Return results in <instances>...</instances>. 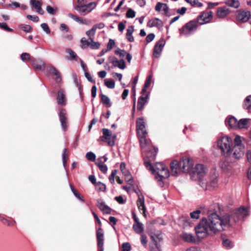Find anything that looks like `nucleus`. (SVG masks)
Masks as SVG:
<instances>
[{
    "label": "nucleus",
    "instance_id": "1",
    "mask_svg": "<svg viewBox=\"0 0 251 251\" xmlns=\"http://www.w3.org/2000/svg\"><path fill=\"white\" fill-rule=\"evenodd\" d=\"M230 217L226 215L221 217L216 213H208V219H202L195 229L199 238H204L207 235H213L229 227Z\"/></svg>",
    "mask_w": 251,
    "mask_h": 251
},
{
    "label": "nucleus",
    "instance_id": "2",
    "mask_svg": "<svg viewBox=\"0 0 251 251\" xmlns=\"http://www.w3.org/2000/svg\"><path fill=\"white\" fill-rule=\"evenodd\" d=\"M213 17L212 12H202L196 20H192L186 24L179 29L181 35L189 36L195 31L199 25H202L209 22Z\"/></svg>",
    "mask_w": 251,
    "mask_h": 251
},
{
    "label": "nucleus",
    "instance_id": "3",
    "mask_svg": "<svg viewBox=\"0 0 251 251\" xmlns=\"http://www.w3.org/2000/svg\"><path fill=\"white\" fill-rule=\"evenodd\" d=\"M193 165L189 157L183 158L179 162L174 160L170 164L172 175L177 176L179 171L183 173L191 172Z\"/></svg>",
    "mask_w": 251,
    "mask_h": 251
},
{
    "label": "nucleus",
    "instance_id": "4",
    "mask_svg": "<svg viewBox=\"0 0 251 251\" xmlns=\"http://www.w3.org/2000/svg\"><path fill=\"white\" fill-rule=\"evenodd\" d=\"M147 135V134H144L143 135H138V136L141 148L144 151L148 153L147 157L149 159L150 161H151L155 159L158 149L153 147L152 150H149L150 142L146 138Z\"/></svg>",
    "mask_w": 251,
    "mask_h": 251
},
{
    "label": "nucleus",
    "instance_id": "5",
    "mask_svg": "<svg viewBox=\"0 0 251 251\" xmlns=\"http://www.w3.org/2000/svg\"><path fill=\"white\" fill-rule=\"evenodd\" d=\"M234 145L231 149V155L235 159L242 157L245 152V147L242 143V137L237 135L234 139Z\"/></svg>",
    "mask_w": 251,
    "mask_h": 251
},
{
    "label": "nucleus",
    "instance_id": "6",
    "mask_svg": "<svg viewBox=\"0 0 251 251\" xmlns=\"http://www.w3.org/2000/svg\"><path fill=\"white\" fill-rule=\"evenodd\" d=\"M232 140L228 136L221 137L218 141V146L221 152L226 156L231 155V144Z\"/></svg>",
    "mask_w": 251,
    "mask_h": 251
},
{
    "label": "nucleus",
    "instance_id": "7",
    "mask_svg": "<svg viewBox=\"0 0 251 251\" xmlns=\"http://www.w3.org/2000/svg\"><path fill=\"white\" fill-rule=\"evenodd\" d=\"M207 169L202 164H198L190 173L191 179L193 180L201 179L207 173Z\"/></svg>",
    "mask_w": 251,
    "mask_h": 251
},
{
    "label": "nucleus",
    "instance_id": "8",
    "mask_svg": "<svg viewBox=\"0 0 251 251\" xmlns=\"http://www.w3.org/2000/svg\"><path fill=\"white\" fill-rule=\"evenodd\" d=\"M251 17V14L249 11L240 9L236 13V20L238 22L246 23L249 21Z\"/></svg>",
    "mask_w": 251,
    "mask_h": 251
},
{
    "label": "nucleus",
    "instance_id": "9",
    "mask_svg": "<svg viewBox=\"0 0 251 251\" xmlns=\"http://www.w3.org/2000/svg\"><path fill=\"white\" fill-rule=\"evenodd\" d=\"M96 6V3L91 2L85 5H78L75 7V9L82 15L90 12Z\"/></svg>",
    "mask_w": 251,
    "mask_h": 251
},
{
    "label": "nucleus",
    "instance_id": "10",
    "mask_svg": "<svg viewBox=\"0 0 251 251\" xmlns=\"http://www.w3.org/2000/svg\"><path fill=\"white\" fill-rule=\"evenodd\" d=\"M165 43V40L162 38L156 43L153 51V55L155 58H158L160 56Z\"/></svg>",
    "mask_w": 251,
    "mask_h": 251
},
{
    "label": "nucleus",
    "instance_id": "11",
    "mask_svg": "<svg viewBox=\"0 0 251 251\" xmlns=\"http://www.w3.org/2000/svg\"><path fill=\"white\" fill-rule=\"evenodd\" d=\"M169 171L166 167L162 170L157 172V174L155 176V178L157 180L159 185L163 187L164 184L163 180L169 177Z\"/></svg>",
    "mask_w": 251,
    "mask_h": 251
},
{
    "label": "nucleus",
    "instance_id": "12",
    "mask_svg": "<svg viewBox=\"0 0 251 251\" xmlns=\"http://www.w3.org/2000/svg\"><path fill=\"white\" fill-rule=\"evenodd\" d=\"M144 164L148 170L152 171L153 174L156 173V175L157 174V172L166 168L162 163L160 162L157 163L154 167L151 165L150 161L145 160Z\"/></svg>",
    "mask_w": 251,
    "mask_h": 251
},
{
    "label": "nucleus",
    "instance_id": "13",
    "mask_svg": "<svg viewBox=\"0 0 251 251\" xmlns=\"http://www.w3.org/2000/svg\"><path fill=\"white\" fill-rule=\"evenodd\" d=\"M136 130L138 135L147 134L146 129V123L143 117L139 118L136 120Z\"/></svg>",
    "mask_w": 251,
    "mask_h": 251
},
{
    "label": "nucleus",
    "instance_id": "14",
    "mask_svg": "<svg viewBox=\"0 0 251 251\" xmlns=\"http://www.w3.org/2000/svg\"><path fill=\"white\" fill-rule=\"evenodd\" d=\"M142 95L138 99L137 108L139 111L144 109L145 105L148 102L149 99L150 93H142Z\"/></svg>",
    "mask_w": 251,
    "mask_h": 251
},
{
    "label": "nucleus",
    "instance_id": "15",
    "mask_svg": "<svg viewBox=\"0 0 251 251\" xmlns=\"http://www.w3.org/2000/svg\"><path fill=\"white\" fill-rule=\"evenodd\" d=\"M59 117L62 128L65 131L68 128L67 113L65 110L62 109L60 110Z\"/></svg>",
    "mask_w": 251,
    "mask_h": 251
},
{
    "label": "nucleus",
    "instance_id": "16",
    "mask_svg": "<svg viewBox=\"0 0 251 251\" xmlns=\"http://www.w3.org/2000/svg\"><path fill=\"white\" fill-rule=\"evenodd\" d=\"M155 9L157 12H160L162 9L166 16H171V14L169 13V6L166 3H163L160 2H158L155 6Z\"/></svg>",
    "mask_w": 251,
    "mask_h": 251
},
{
    "label": "nucleus",
    "instance_id": "17",
    "mask_svg": "<svg viewBox=\"0 0 251 251\" xmlns=\"http://www.w3.org/2000/svg\"><path fill=\"white\" fill-rule=\"evenodd\" d=\"M230 13L228 8L226 7H218L216 11V15L219 18L223 19Z\"/></svg>",
    "mask_w": 251,
    "mask_h": 251
},
{
    "label": "nucleus",
    "instance_id": "18",
    "mask_svg": "<svg viewBox=\"0 0 251 251\" xmlns=\"http://www.w3.org/2000/svg\"><path fill=\"white\" fill-rule=\"evenodd\" d=\"M137 204L139 210L144 214L145 217L146 209L145 205L144 198L142 195L138 196V199L137 201Z\"/></svg>",
    "mask_w": 251,
    "mask_h": 251
},
{
    "label": "nucleus",
    "instance_id": "19",
    "mask_svg": "<svg viewBox=\"0 0 251 251\" xmlns=\"http://www.w3.org/2000/svg\"><path fill=\"white\" fill-rule=\"evenodd\" d=\"M163 25V24L162 21L157 18L150 20L147 24V26L149 27H157L160 28H161Z\"/></svg>",
    "mask_w": 251,
    "mask_h": 251
},
{
    "label": "nucleus",
    "instance_id": "20",
    "mask_svg": "<svg viewBox=\"0 0 251 251\" xmlns=\"http://www.w3.org/2000/svg\"><path fill=\"white\" fill-rule=\"evenodd\" d=\"M226 126L233 129H237L238 121L233 116L227 118L225 121Z\"/></svg>",
    "mask_w": 251,
    "mask_h": 251
},
{
    "label": "nucleus",
    "instance_id": "21",
    "mask_svg": "<svg viewBox=\"0 0 251 251\" xmlns=\"http://www.w3.org/2000/svg\"><path fill=\"white\" fill-rule=\"evenodd\" d=\"M96 236L98 247H101V246H103L104 241V234L102 228H99L97 230Z\"/></svg>",
    "mask_w": 251,
    "mask_h": 251
},
{
    "label": "nucleus",
    "instance_id": "22",
    "mask_svg": "<svg viewBox=\"0 0 251 251\" xmlns=\"http://www.w3.org/2000/svg\"><path fill=\"white\" fill-rule=\"evenodd\" d=\"M31 63H32L33 67L36 70H41L45 68V63L41 60L31 58Z\"/></svg>",
    "mask_w": 251,
    "mask_h": 251
},
{
    "label": "nucleus",
    "instance_id": "23",
    "mask_svg": "<svg viewBox=\"0 0 251 251\" xmlns=\"http://www.w3.org/2000/svg\"><path fill=\"white\" fill-rule=\"evenodd\" d=\"M250 121L251 120L248 118L241 119L239 121H238L237 128L247 129L250 126Z\"/></svg>",
    "mask_w": 251,
    "mask_h": 251
},
{
    "label": "nucleus",
    "instance_id": "24",
    "mask_svg": "<svg viewBox=\"0 0 251 251\" xmlns=\"http://www.w3.org/2000/svg\"><path fill=\"white\" fill-rule=\"evenodd\" d=\"M57 102L59 105H64L66 104L65 94L64 91L62 90L58 92Z\"/></svg>",
    "mask_w": 251,
    "mask_h": 251
},
{
    "label": "nucleus",
    "instance_id": "25",
    "mask_svg": "<svg viewBox=\"0 0 251 251\" xmlns=\"http://www.w3.org/2000/svg\"><path fill=\"white\" fill-rule=\"evenodd\" d=\"M97 206L103 212V213L107 214H110L111 209L108 206L106 205L104 202L98 201Z\"/></svg>",
    "mask_w": 251,
    "mask_h": 251
},
{
    "label": "nucleus",
    "instance_id": "26",
    "mask_svg": "<svg viewBox=\"0 0 251 251\" xmlns=\"http://www.w3.org/2000/svg\"><path fill=\"white\" fill-rule=\"evenodd\" d=\"M134 31L133 26H129L126 30V38L130 42H133L134 40V37L132 36V33Z\"/></svg>",
    "mask_w": 251,
    "mask_h": 251
},
{
    "label": "nucleus",
    "instance_id": "27",
    "mask_svg": "<svg viewBox=\"0 0 251 251\" xmlns=\"http://www.w3.org/2000/svg\"><path fill=\"white\" fill-rule=\"evenodd\" d=\"M133 228L137 234H141L144 231L143 225L140 222L134 223L133 225Z\"/></svg>",
    "mask_w": 251,
    "mask_h": 251
},
{
    "label": "nucleus",
    "instance_id": "28",
    "mask_svg": "<svg viewBox=\"0 0 251 251\" xmlns=\"http://www.w3.org/2000/svg\"><path fill=\"white\" fill-rule=\"evenodd\" d=\"M123 175L125 176V180L129 184H132L133 183V178L132 176L128 170H125L122 171Z\"/></svg>",
    "mask_w": 251,
    "mask_h": 251
},
{
    "label": "nucleus",
    "instance_id": "29",
    "mask_svg": "<svg viewBox=\"0 0 251 251\" xmlns=\"http://www.w3.org/2000/svg\"><path fill=\"white\" fill-rule=\"evenodd\" d=\"M100 97L102 103L107 107H110L112 105V103L110 99L107 96L102 94H100Z\"/></svg>",
    "mask_w": 251,
    "mask_h": 251
},
{
    "label": "nucleus",
    "instance_id": "30",
    "mask_svg": "<svg viewBox=\"0 0 251 251\" xmlns=\"http://www.w3.org/2000/svg\"><path fill=\"white\" fill-rule=\"evenodd\" d=\"M49 71L50 73L56 76L57 80H61V77L60 73L53 67L51 66L49 68Z\"/></svg>",
    "mask_w": 251,
    "mask_h": 251
},
{
    "label": "nucleus",
    "instance_id": "31",
    "mask_svg": "<svg viewBox=\"0 0 251 251\" xmlns=\"http://www.w3.org/2000/svg\"><path fill=\"white\" fill-rule=\"evenodd\" d=\"M225 2L228 6L235 8L240 6L239 1L238 0H225Z\"/></svg>",
    "mask_w": 251,
    "mask_h": 251
},
{
    "label": "nucleus",
    "instance_id": "32",
    "mask_svg": "<svg viewBox=\"0 0 251 251\" xmlns=\"http://www.w3.org/2000/svg\"><path fill=\"white\" fill-rule=\"evenodd\" d=\"M62 157L63 165L65 169H66L67 166V159L68 158V151L67 149L65 148L63 149L62 151Z\"/></svg>",
    "mask_w": 251,
    "mask_h": 251
},
{
    "label": "nucleus",
    "instance_id": "33",
    "mask_svg": "<svg viewBox=\"0 0 251 251\" xmlns=\"http://www.w3.org/2000/svg\"><path fill=\"white\" fill-rule=\"evenodd\" d=\"M151 75H149L147 79H146L145 83L144 85V87L142 90V93H149V92L147 91V88H148L150 85H151Z\"/></svg>",
    "mask_w": 251,
    "mask_h": 251
},
{
    "label": "nucleus",
    "instance_id": "34",
    "mask_svg": "<svg viewBox=\"0 0 251 251\" xmlns=\"http://www.w3.org/2000/svg\"><path fill=\"white\" fill-rule=\"evenodd\" d=\"M183 239L187 242H193L195 238L191 234H188L187 233H183L182 235Z\"/></svg>",
    "mask_w": 251,
    "mask_h": 251
},
{
    "label": "nucleus",
    "instance_id": "35",
    "mask_svg": "<svg viewBox=\"0 0 251 251\" xmlns=\"http://www.w3.org/2000/svg\"><path fill=\"white\" fill-rule=\"evenodd\" d=\"M116 137V135L115 134L112 135V133H111L110 136H107L104 138V140H105L107 142L109 146H112L115 144L114 139Z\"/></svg>",
    "mask_w": 251,
    "mask_h": 251
},
{
    "label": "nucleus",
    "instance_id": "36",
    "mask_svg": "<svg viewBox=\"0 0 251 251\" xmlns=\"http://www.w3.org/2000/svg\"><path fill=\"white\" fill-rule=\"evenodd\" d=\"M243 107L244 109H247L251 107V95L248 96L244 100Z\"/></svg>",
    "mask_w": 251,
    "mask_h": 251
},
{
    "label": "nucleus",
    "instance_id": "37",
    "mask_svg": "<svg viewBox=\"0 0 251 251\" xmlns=\"http://www.w3.org/2000/svg\"><path fill=\"white\" fill-rule=\"evenodd\" d=\"M209 185L213 188H215L218 186V176L216 174L211 178Z\"/></svg>",
    "mask_w": 251,
    "mask_h": 251
},
{
    "label": "nucleus",
    "instance_id": "38",
    "mask_svg": "<svg viewBox=\"0 0 251 251\" xmlns=\"http://www.w3.org/2000/svg\"><path fill=\"white\" fill-rule=\"evenodd\" d=\"M96 189L98 191L104 192L106 190V186L104 183L100 181L98 182L95 185Z\"/></svg>",
    "mask_w": 251,
    "mask_h": 251
},
{
    "label": "nucleus",
    "instance_id": "39",
    "mask_svg": "<svg viewBox=\"0 0 251 251\" xmlns=\"http://www.w3.org/2000/svg\"><path fill=\"white\" fill-rule=\"evenodd\" d=\"M70 188H71V189L72 191V192L73 193V194H74V195L78 199H79V200H81V201H84V199L83 198V197L81 196L79 193L77 191V190L74 187V186L72 185V184H70Z\"/></svg>",
    "mask_w": 251,
    "mask_h": 251
},
{
    "label": "nucleus",
    "instance_id": "40",
    "mask_svg": "<svg viewBox=\"0 0 251 251\" xmlns=\"http://www.w3.org/2000/svg\"><path fill=\"white\" fill-rule=\"evenodd\" d=\"M237 212L240 215V216L242 217H246L248 215L247 209L245 207L239 208Z\"/></svg>",
    "mask_w": 251,
    "mask_h": 251
},
{
    "label": "nucleus",
    "instance_id": "41",
    "mask_svg": "<svg viewBox=\"0 0 251 251\" xmlns=\"http://www.w3.org/2000/svg\"><path fill=\"white\" fill-rule=\"evenodd\" d=\"M20 29H21L23 31H25L26 33L31 32L32 30V27L29 25H21L19 26Z\"/></svg>",
    "mask_w": 251,
    "mask_h": 251
},
{
    "label": "nucleus",
    "instance_id": "42",
    "mask_svg": "<svg viewBox=\"0 0 251 251\" xmlns=\"http://www.w3.org/2000/svg\"><path fill=\"white\" fill-rule=\"evenodd\" d=\"M151 240L154 242L155 247H151V251H161L160 249L157 244V241L155 240L154 237L153 235H151Z\"/></svg>",
    "mask_w": 251,
    "mask_h": 251
},
{
    "label": "nucleus",
    "instance_id": "43",
    "mask_svg": "<svg viewBox=\"0 0 251 251\" xmlns=\"http://www.w3.org/2000/svg\"><path fill=\"white\" fill-rule=\"evenodd\" d=\"M105 85L108 88L113 89L115 87V84L113 80H104Z\"/></svg>",
    "mask_w": 251,
    "mask_h": 251
},
{
    "label": "nucleus",
    "instance_id": "44",
    "mask_svg": "<svg viewBox=\"0 0 251 251\" xmlns=\"http://www.w3.org/2000/svg\"><path fill=\"white\" fill-rule=\"evenodd\" d=\"M46 10L49 14L54 15L56 13L58 9L57 8H54L50 5H48L46 7Z\"/></svg>",
    "mask_w": 251,
    "mask_h": 251
},
{
    "label": "nucleus",
    "instance_id": "45",
    "mask_svg": "<svg viewBox=\"0 0 251 251\" xmlns=\"http://www.w3.org/2000/svg\"><path fill=\"white\" fill-rule=\"evenodd\" d=\"M90 46L92 49H98L100 47V44L98 42H95L93 41L92 38H90Z\"/></svg>",
    "mask_w": 251,
    "mask_h": 251
},
{
    "label": "nucleus",
    "instance_id": "46",
    "mask_svg": "<svg viewBox=\"0 0 251 251\" xmlns=\"http://www.w3.org/2000/svg\"><path fill=\"white\" fill-rule=\"evenodd\" d=\"M87 159L91 161H94L96 160V155L93 152H88L86 154Z\"/></svg>",
    "mask_w": 251,
    "mask_h": 251
},
{
    "label": "nucleus",
    "instance_id": "47",
    "mask_svg": "<svg viewBox=\"0 0 251 251\" xmlns=\"http://www.w3.org/2000/svg\"><path fill=\"white\" fill-rule=\"evenodd\" d=\"M21 59L23 61H26L30 60L31 61L30 55L29 53L26 52L23 53L21 54Z\"/></svg>",
    "mask_w": 251,
    "mask_h": 251
},
{
    "label": "nucleus",
    "instance_id": "48",
    "mask_svg": "<svg viewBox=\"0 0 251 251\" xmlns=\"http://www.w3.org/2000/svg\"><path fill=\"white\" fill-rule=\"evenodd\" d=\"M30 4L34 7L36 10L38 9L40 6H41V3L36 0H30Z\"/></svg>",
    "mask_w": 251,
    "mask_h": 251
},
{
    "label": "nucleus",
    "instance_id": "49",
    "mask_svg": "<svg viewBox=\"0 0 251 251\" xmlns=\"http://www.w3.org/2000/svg\"><path fill=\"white\" fill-rule=\"evenodd\" d=\"M102 131L103 135L102 136L100 137V139L101 140H104V138H105L107 136H110V134L112 133L111 131L107 128H103Z\"/></svg>",
    "mask_w": 251,
    "mask_h": 251
},
{
    "label": "nucleus",
    "instance_id": "50",
    "mask_svg": "<svg viewBox=\"0 0 251 251\" xmlns=\"http://www.w3.org/2000/svg\"><path fill=\"white\" fill-rule=\"evenodd\" d=\"M201 211L200 210H197L190 213V216L192 219H198L200 217V214Z\"/></svg>",
    "mask_w": 251,
    "mask_h": 251
},
{
    "label": "nucleus",
    "instance_id": "51",
    "mask_svg": "<svg viewBox=\"0 0 251 251\" xmlns=\"http://www.w3.org/2000/svg\"><path fill=\"white\" fill-rule=\"evenodd\" d=\"M66 52L70 55L71 59L76 60L77 55L75 54V53L74 51H73L71 49H66Z\"/></svg>",
    "mask_w": 251,
    "mask_h": 251
},
{
    "label": "nucleus",
    "instance_id": "52",
    "mask_svg": "<svg viewBox=\"0 0 251 251\" xmlns=\"http://www.w3.org/2000/svg\"><path fill=\"white\" fill-rule=\"evenodd\" d=\"M126 16L128 18H133L135 16V12L132 9H129L126 13Z\"/></svg>",
    "mask_w": 251,
    "mask_h": 251
},
{
    "label": "nucleus",
    "instance_id": "53",
    "mask_svg": "<svg viewBox=\"0 0 251 251\" xmlns=\"http://www.w3.org/2000/svg\"><path fill=\"white\" fill-rule=\"evenodd\" d=\"M117 170H114L112 171L111 175L109 177V180L111 183H114L115 182L114 178L117 174Z\"/></svg>",
    "mask_w": 251,
    "mask_h": 251
},
{
    "label": "nucleus",
    "instance_id": "54",
    "mask_svg": "<svg viewBox=\"0 0 251 251\" xmlns=\"http://www.w3.org/2000/svg\"><path fill=\"white\" fill-rule=\"evenodd\" d=\"M126 51L123 50L118 49L115 51V53L117 55H119L120 57H124L126 54Z\"/></svg>",
    "mask_w": 251,
    "mask_h": 251
},
{
    "label": "nucleus",
    "instance_id": "55",
    "mask_svg": "<svg viewBox=\"0 0 251 251\" xmlns=\"http://www.w3.org/2000/svg\"><path fill=\"white\" fill-rule=\"evenodd\" d=\"M68 16L72 18L73 19H74L75 21L76 22H77L78 23H83V22H82V19H81V18L77 16H75V15H74L71 13H70L69 14Z\"/></svg>",
    "mask_w": 251,
    "mask_h": 251
},
{
    "label": "nucleus",
    "instance_id": "56",
    "mask_svg": "<svg viewBox=\"0 0 251 251\" xmlns=\"http://www.w3.org/2000/svg\"><path fill=\"white\" fill-rule=\"evenodd\" d=\"M0 27L9 32L13 31V29L8 27L5 23H0Z\"/></svg>",
    "mask_w": 251,
    "mask_h": 251
},
{
    "label": "nucleus",
    "instance_id": "57",
    "mask_svg": "<svg viewBox=\"0 0 251 251\" xmlns=\"http://www.w3.org/2000/svg\"><path fill=\"white\" fill-rule=\"evenodd\" d=\"M123 251H130L131 246L129 243H124L122 245Z\"/></svg>",
    "mask_w": 251,
    "mask_h": 251
},
{
    "label": "nucleus",
    "instance_id": "58",
    "mask_svg": "<svg viewBox=\"0 0 251 251\" xmlns=\"http://www.w3.org/2000/svg\"><path fill=\"white\" fill-rule=\"evenodd\" d=\"M97 166L99 167L100 170L103 173L105 174L107 172L108 168L107 166L104 164Z\"/></svg>",
    "mask_w": 251,
    "mask_h": 251
},
{
    "label": "nucleus",
    "instance_id": "59",
    "mask_svg": "<svg viewBox=\"0 0 251 251\" xmlns=\"http://www.w3.org/2000/svg\"><path fill=\"white\" fill-rule=\"evenodd\" d=\"M41 26L42 29L47 34H49L50 32L48 25L46 23H43L41 24Z\"/></svg>",
    "mask_w": 251,
    "mask_h": 251
},
{
    "label": "nucleus",
    "instance_id": "60",
    "mask_svg": "<svg viewBox=\"0 0 251 251\" xmlns=\"http://www.w3.org/2000/svg\"><path fill=\"white\" fill-rule=\"evenodd\" d=\"M115 45V41L113 39H109V42L107 45V50L110 51L112 49L113 46Z\"/></svg>",
    "mask_w": 251,
    "mask_h": 251
},
{
    "label": "nucleus",
    "instance_id": "61",
    "mask_svg": "<svg viewBox=\"0 0 251 251\" xmlns=\"http://www.w3.org/2000/svg\"><path fill=\"white\" fill-rule=\"evenodd\" d=\"M81 48H84L86 46L90 45V42L86 40L85 38H82L81 40Z\"/></svg>",
    "mask_w": 251,
    "mask_h": 251
},
{
    "label": "nucleus",
    "instance_id": "62",
    "mask_svg": "<svg viewBox=\"0 0 251 251\" xmlns=\"http://www.w3.org/2000/svg\"><path fill=\"white\" fill-rule=\"evenodd\" d=\"M26 17L28 20H30L34 22H38L39 19V17L36 15L32 16L30 15H27Z\"/></svg>",
    "mask_w": 251,
    "mask_h": 251
},
{
    "label": "nucleus",
    "instance_id": "63",
    "mask_svg": "<svg viewBox=\"0 0 251 251\" xmlns=\"http://www.w3.org/2000/svg\"><path fill=\"white\" fill-rule=\"evenodd\" d=\"M96 31L95 30V28L93 27L91 28V29L87 31L86 33V35L89 37V40H90V38H92V36H94L95 34Z\"/></svg>",
    "mask_w": 251,
    "mask_h": 251
},
{
    "label": "nucleus",
    "instance_id": "64",
    "mask_svg": "<svg viewBox=\"0 0 251 251\" xmlns=\"http://www.w3.org/2000/svg\"><path fill=\"white\" fill-rule=\"evenodd\" d=\"M155 35L154 33H150L147 35L146 38V41L147 43L151 42L154 38Z\"/></svg>",
    "mask_w": 251,
    "mask_h": 251
}]
</instances>
